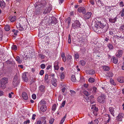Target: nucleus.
<instances>
[{"label":"nucleus","mask_w":124,"mask_h":124,"mask_svg":"<svg viewBox=\"0 0 124 124\" xmlns=\"http://www.w3.org/2000/svg\"><path fill=\"white\" fill-rule=\"evenodd\" d=\"M88 73L90 74H94L95 73V71L93 69L89 71Z\"/></svg>","instance_id":"obj_38"},{"label":"nucleus","mask_w":124,"mask_h":124,"mask_svg":"<svg viewBox=\"0 0 124 124\" xmlns=\"http://www.w3.org/2000/svg\"><path fill=\"white\" fill-rule=\"evenodd\" d=\"M119 5L120 7H123L124 6V3L122 1H121L120 2Z\"/></svg>","instance_id":"obj_58"},{"label":"nucleus","mask_w":124,"mask_h":124,"mask_svg":"<svg viewBox=\"0 0 124 124\" xmlns=\"http://www.w3.org/2000/svg\"><path fill=\"white\" fill-rule=\"evenodd\" d=\"M120 29L122 31L124 30V25L121 26L120 28Z\"/></svg>","instance_id":"obj_52"},{"label":"nucleus","mask_w":124,"mask_h":124,"mask_svg":"<svg viewBox=\"0 0 124 124\" xmlns=\"http://www.w3.org/2000/svg\"><path fill=\"white\" fill-rule=\"evenodd\" d=\"M42 10L40 9H37L34 12V14L37 16L41 15L42 13Z\"/></svg>","instance_id":"obj_10"},{"label":"nucleus","mask_w":124,"mask_h":124,"mask_svg":"<svg viewBox=\"0 0 124 124\" xmlns=\"http://www.w3.org/2000/svg\"><path fill=\"white\" fill-rule=\"evenodd\" d=\"M108 117V118L107 121V122L108 123L109 122L110 120V119H111V118L110 116L108 114L107 115Z\"/></svg>","instance_id":"obj_49"},{"label":"nucleus","mask_w":124,"mask_h":124,"mask_svg":"<svg viewBox=\"0 0 124 124\" xmlns=\"http://www.w3.org/2000/svg\"><path fill=\"white\" fill-rule=\"evenodd\" d=\"M11 48L12 50L14 51H16L17 49V48L16 45H13L11 46Z\"/></svg>","instance_id":"obj_28"},{"label":"nucleus","mask_w":124,"mask_h":124,"mask_svg":"<svg viewBox=\"0 0 124 124\" xmlns=\"http://www.w3.org/2000/svg\"><path fill=\"white\" fill-rule=\"evenodd\" d=\"M68 42L69 43H70L71 42V36L69 34L68 36Z\"/></svg>","instance_id":"obj_46"},{"label":"nucleus","mask_w":124,"mask_h":124,"mask_svg":"<svg viewBox=\"0 0 124 124\" xmlns=\"http://www.w3.org/2000/svg\"><path fill=\"white\" fill-rule=\"evenodd\" d=\"M95 79L94 78H89V82L93 83L95 81Z\"/></svg>","instance_id":"obj_40"},{"label":"nucleus","mask_w":124,"mask_h":124,"mask_svg":"<svg viewBox=\"0 0 124 124\" xmlns=\"http://www.w3.org/2000/svg\"><path fill=\"white\" fill-rule=\"evenodd\" d=\"M92 15V13L91 12H87L84 15V17L85 19H89L91 17Z\"/></svg>","instance_id":"obj_7"},{"label":"nucleus","mask_w":124,"mask_h":124,"mask_svg":"<svg viewBox=\"0 0 124 124\" xmlns=\"http://www.w3.org/2000/svg\"><path fill=\"white\" fill-rule=\"evenodd\" d=\"M45 65L44 64H42L41 65L40 67L42 69H44L45 68Z\"/></svg>","instance_id":"obj_54"},{"label":"nucleus","mask_w":124,"mask_h":124,"mask_svg":"<svg viewBox=\"0 0 124 124\" xmlns=\"http://www.w3.org/2000/svg\"><path fill=\"white\" fill-rule=\"evenodd\" d=\"M110 83L113 85H115V83L114 82V81L112 79H110Z\"/></svg>","instance_id":"obj_47"},{"label":"nucleus","mask_w":124,"mask_h":124,"mask_svg":"<svg viewBox=\"0 0 124 124\" xmlns=\"http://www.w3.org/2000/svg\"><path fill=\"white\" fill-rule=\"evenodd\" d=\"M124 114L123 113H119L116 117V120L118 121H121L123 118Z\"/></svg>","instance_id":"obj_6"},{"label":"nucleus","mask_w":124,"mask_h":124,"mask_svg":"<svg viewBox=\"0 0 124 124\" xmlns=\"http://www.w3.org/2000/svg\"><path fill=\"white\" fill-rule=\"evenodd\" d=\"M113 74L112 72H109L106 74V76L108 77H111L113 76Z\"/></svg>","instance_id":"obj_35"},{"label":"nucleus","mask_w":124,"mask_h":124,"mask_svg":"<svg viewBox=\"0 0 124 124\" xmlns=\"http://www.w3.org/2000/svg\"><path fill=\"white\" fill-rule=\"evenodd\" d=\"M109 111L111 114L114 116L115 112V110H114V108L112 107H110L109 108Z\"/></svg>","instance_id":"obj_12"},{"label":"nucleus","mask_w":124,"mask_h":124,"mask_svg":"<svg viewBox=\"0 0 124 124\" xmlns=\"http://www.w3.org/2000/svg\"><path fill=\"white\" fill-rule=\"evenodd\" d=\"M42 123L41 121L38 120L35 123V124H42Z\"/></svg>","instance_id":"obj_55"},{"label":"nucleus","mask_w":124,"mask_h":124,"mask_svg":"<svg viewBox=\"0 0 124 124\" xmlns=\"http://www.w3.org/2000/svg\"><path fill=\"white\" fill-rule=\"evenodd\" d=\"M44 73V71L43 70H41L40 71L39 74L41 76Z\"/></svg>","instance_id":"obj_48"},{"label":"nucleus","mask_w":124,"mask_h":124,"mask_svg":"<svg viewBox=\"0 0 124 124\" xmlns=\"http://www.w3.org/2000/svg\"><path fill=\"white\" fill-rule=\"evenodd\" d=\"M36 116V115L35 114H33L32 117V120H34L35 119V117Z\"/></svg>","instance_id":"obj_63"},{"label":"nucleus","mask_w":124,"mask_h":124,"mask_svg":"<svg viewBox=\"0 0 124 124\" xmlns=\"http://www.w3.org/2000/svg\"><path fill=\"white\" fill-rule=\"evenodd\" d=\"M18 29L20 31H23L24 30V29L21 26H19V27H18Z\"/></svg>","instance_id":"obj_51"},{"label":"nucleus","mask_w":124,"mask_h":124,"mask_svg":"<svg viewBox=\"0 0 124 124\" xmlns=\"http://www.w3.org/2000/svg\"><path fill=\"white\" fill-rule=\"evenodd\" d=\"M30 123V121L29 120H27L24 121L23 123L24 124H29Z\"/></svg>","instance_id":"obj_56"},{"label":"nucleus","mask_w":124,"mask_h":124,"mask_svg":"<svg viewBox=\"0 0 124 124\" xmlns=\"http://www.w3.org/2000/svg\"><path fill=\"white\" fill-rule=\"evenodd\" d=\"M90 106H91V109L93 111V113L95 116H96L97 115V112L98 111V108L95 105H90Z\"/></svg>","instance_id":"obj_4"},{"label":"nucleus","mask_w":124,"mask_h":124,"mask_svg":"<svg viewBox=\"0 0 124 124\" xmlns=\"http://www.w3.org/2000/svg\"><path fill=\"white\" fill-rule=\"evenodd\" d=\"M97 101L100 103L102 104L104 103L105 101V96L101 94L98 97Z\"/></svg>","instance_id":"obj_3"},{"label":"nucleus","mask_w":124,"mask_h":124,"mask_svg":"<svg viewBox=\"0 0 124 124\" xmlns=\"http://www.w3.org/2000/svg\"><path fill=\"white\" fill-rule=\"evenodd\" d=\"M105 8L106 10L108 9H109V10H110V7L109 6H105Z\"/></svg>","instance_id":"obj_64"},{"label":"nucleus","mask_w":124,"mask_h":124,"mask_svg":"<svg viewBox=\"0 0 124 124\" xmlns=\"http://www.w3.org/2000/svg\"><path fill=\"white\" fill-rule=\"evenodd\" d=\"M10 29V27L8 25H6L5 27V29L6 31H8Z\"/></svg>","instance_id":"obj_39"},{"label":"nucleus","mask_w":124,"mask_h":124,"mask_svg":"<svg viewBox=\"0 0 124 124\" xmlns=\"http://www.w3.org/2000/svg\"><path fill=\"white\" fill-rule=\"evenodd\" d=\"M121 16L122 17L124 16V8L123 9L122 11V12L121 15Z\"/></svg>","instance_id":"obj_60"},{"label":"nucleus","mask_w":124,"mask_h":124,"mask_svg":"<svg viewBox=\"0 0 124 124\" xmlns=\"http://www.w3.org/2000/svg\"><path fill=\"white\" fill-rule=\"evenodd\" d=\"M98 24L99 25L101 28H103L105 26V25L101 23V22H98Z\"/></svg>","instance_id":"obj_24"},{"label":"nucleus","mask_w":124,"mask_h":124,"mask_svg":"<svg viewBox=\"0 0 124 124\" xmlns=\"http://www.w3.org/2000/svg\"><path fill=\"white\" fill-rule=\"evenodd\" d=\"M103 70L105 71H108L109 70V68L108 66H103Z\"/></svg>","instance_id":"obj_29"},{"label":"nucleus","mask_w":124,"mask_h":124,"mask_svg":"<svg viewBox=\"0 0 124 124\" xmlns=\"http://www.w3.org/2000/svg\"><path fill=\"white\" fill-rule=\"evenodd\" d=\"M79 63L82 66H84L86 64V62L85 61L82 60L80 61Z\"/></svg>","instance_id":"obj_33"},{"label":"nucleus","mask_w":124,"mask_h":124,"mask_svg":"<svg viewBox=\"0 0 124 124\" xmlns=\"http://www.w3.org/2000/svg\"><path fill=\"white\" fill-rule=\"evenodd\" d=\"M22 96L23 98L25 100H27L28 99V97L27 94L24 92H23Z\"/></svg>","instance_id":"obj_14"},{"label":"nucleus","mask_w":124,"mask_h":124,"mask_svg":"<svg viewBox=\"0 0 124 124\" xmlns=\"http://www.w3.org/2000/svg\"><path fill=\"white\" fill-rule=\"evenodd\" d=\"M48 75L47 74H46L45 75V77H44V79L45 80H47L48 78Z\"/></svg>","instance_id":"obj_57"},{"label":"nucleus","mask_w":124,"mask_h":124,"mask_svg":"<svg viewBox=\"0 0 124 124\" xmlns=\"http://www.w3.org/2000/svg\"><path fill=\"white\" fill-rule=\"evenodd\" d=\"M32 97L33 99L35 100L36 98V96L35 94H33L32 95Z\"/></svg>","instance_id":"obj_53"},{"label":"nucleus","mask_w":124,"mask_h":124,"mask_svg":"<svg viewBox=\"0 0 124 124\" xmlns=\"http://www.w3.org/2000/svg\"><path fill=\"white\" fill-rule=\"evenodd\" d=\"M5 3L3 1H0V6L2 8H3L5 6Z\"/></svg>","instance_id":"obj_21"},{"label":"nucleus","mask_w":124,"mask_h":124,"mask_svg":"<svg viewBox=\"0 0 124 124\" xmlns=\"http://www.w3.org/2000/svg\"><path fill=\"white\" fill-rule=\"evenodd\" d=\"M16 61L18 62L19 63L21 64L22 62V61L20 59L19 56H17L16 58Z\"/></svg>","instance_id":"obj_27"},{"label":"nucleus","mask_w":124,"mask_h":124,"mask_svg":"<svg viewBox=\"0 0 124 124\" xmlns=\"http://www.w3.org/2000/svg\"><path fill=\"white\" fill-rule=\"evenodd\" d=\"M9 19L11 22H14L16 20V16H10L9 17Z\"/></svg>","instance_id":"obj_16"},{"label":"nucleus","mask_w":124,"mask_h":124,"mask_svg":"<svg viewBox=\"0 0 124 124\" xmlns=\"http://www.w3.org/2000/svg\"><path fill=\"white\" fill-rule=\"evenodd\" d=\"M80 25V24L78 21H76L72 25V28L74 29H77L79 27Z\"/></svg>","instance_id":"obj_5"},{"label":"nucleus","mask_w":124,"mask_h":124,"mask_svg":"<svg viewBox=\"0 0 124 124\" xmlns=\"http://www.w3.org/2000/svg\"><path fill=\"white\" fill-rule=\"evenodd\" d=\"M51 23H52L56 24L57 23V20L55 18H53L52 19Z\"/></svg>","instance_id":"obj_34"},{"label":"nucleus","mask_w":124,"mask_h":124,"mask_svg":"<svg viewBox=\"0 0 124 124\" xmlns=\"http://www.w3.org/2000/svg\"><path fill=\"white\" fill-rule=\"evenodd\" d=\"M39 106L40 107V110L42 112H44L46 110V108L45 105H43Z\"/></svg>","instance_id":"obj_15"},{"label":"nucleus","mask_w":124,"mask_h":124,"mask_svg":"<svg viewBox=\"0 0 124 124\" xmlns=\"http://www.w3.org/2000/svg\"><path fill=\"white\" fill-rule=\"evenodd\" d=\"M56 109V105L55 104H54L53 105V106H52V110L53 111H54Z\"/></svg>","instance_id":"obj_43"},{"label":"nucleus","mask_w":124,"mask_h":124,"mask_svg":"<svg viewBox=\"0 0 124 124\" xmlns=\"http://www.w3.org/2000/svg\"><path fill=\"white\" fill-rule=\"evenodd\" d=\"M20 82V80L19 78L18 77L15 75L13 79V85L15 86H16Z\"/></svg>","instance_id":"obj_2"},{"label":"nucleus","mask_w":124,"mask_h":124,"mask_svg":"<svg viewBox=\"0 0 124 124\" xmlns=\"http://www.w3.org/2000/svg\"><path fill=\"white\" fill-rule=\"evenodd\" d=\"M22 78L24 81L26 82L28 81V78L26 77V73L24 72L23 73L22 75Z\"/></svg>","instance_id":"obj_13"},{"label":"nucleus","mask_w":124,"mask_h":124,"mask_svg":"<svg viewBox=\"0 0 124 124\" xmlns=\"http://www.w3.org/2000/svg\"><path fill=\"white\" fill-rule=\"evenodd\" d=\"M65 22L66 23H67L68 25H69L71 22V19L69 17L67 19H66L65 20Z\"/></svg>","instance_id":"obj_23"},{"label":"nucleus","mask_w":124,"mask_h":124,"mask_svg":"<svg viewBox=\"0 0 124 124\" xmlns=\"http://www.w3.org/2000/svg\"><path fill=\"white\" fill-rule=\"evenodd\" d=\"M45 33L44 31H39V33L38 36L40 38L45 35Z\"/></svg>","instance_id":"obj_20"},{"label":"nucleus","mask_w":124,"mask_h":124,"mask_svg":"<svg viewBox=\"0 0 124 124\" xmlns=\"http://www.w3.org/2000/svg\"><path fill=\"white\" fill-rule=\"evenodd\" d=\"M67 115L66 114L65 116L63 117L62 119V120L61 121L60 124H62L63 122L65 120L66 118V117Z\"/></svg>","instance_id":"obj_26"},{"label":"nucleus","mask_w":124,"mask_h":124,"mask_svg":"<svg viewBox=\"0 0 124 124\" xmlns=\"http://www.w3.org/2000/svg\"><path fill=\"white\" fill-rule=\"evenodd\" d=\"M52 85L54 86H56L57 85L56 79L55 78H53L52 81Z\"/></svg>","instance_id":"obj_19"},{"label":"nucleus","mask_w":124,"mask_h":124,"mask_svg":"<svg viewBox=\"0 0 124 124\" xmlns=\"http://www.w3.org/2000/svg\"><path fill=\"white\" fill-rule=\"evenodd\" d=\"M51 9V8L50 7H48L46 8L43 12V14H45L50 13Z\"/></svg>","instance_id":"obj_9"},{"label":"nucleus","mask_w":124,"mask_h":124,"mask_svg":"<svg viewBox=\"0 0 124 124\" xmlns=\"http://www.w3.org/2000/svg\"><path fill=\"white\" fill-rule=\"evenodd\" d=\"M75 57L76 59H78L79 58V55L78 54H75Z\"/></svg>","instance_id":"obj_59"},{"label":"nucleus","mask_w":124,"mask_h":124,"mask_svg":"<svg viewBox=\"0 0 124 124\" xmlns=\"http://www.w3.org/2000/svg\"><path fill=\"white\" fill-rule=\"evenodd\" d=\"M112 60L113 62L115 64L117 63L118 60L117 58L113 56L112 58Z\"/></svg>","instance_id":"obj_18"},{"label":"nucleus","mask_w":124,"mask_h":124,"mask_svg":"<svg viewBox=\"0 0 124 124\" xmlns=\"http://www.w3.org/2000/svg\"><path fill=\"white\" fill-rule=\"evenodd\" d=\"M107 46L110 50L113 49V46L111 44H107Z\"/></svg>","instance_id":"obj_30"},{"label":"nucleus","mask_w":124,"mask_h":124,"mask_svg":"<svg viewBox=\"0 0 124 124\" xmlns=\"http://www.w3.org/2000/svg\"><path fill=\"white\" fill-rule=\"evenodd\" d=\"M45 87V86L44 85H41L39 88V90L41 92L44 91Z\"/></svg>","instance_id":"obj_36"},{"label":"nucleus","mask_w":124,"mask_h":124,"mask_svg":"<svg viewBox=\"0 0 124 124\" xmlns=\"http://www.w3.org/2000/svg\"><path fill=\"white\" fill-rule=\"evenodd\" d=\"M70 92L71 93V95L72 96H74L76 93L74 91L70 90Z\"/></svg>","instance_id":"obj_44"},{"label":"nucleus","mask_w":124,"mask_h":124,"mask_svg":"<svg viewBox=\"0 0 124 124\" xmlns=\"http://www.w3.org/2000/svg\"><path fill=\"white\" fill-rule=\"evenodd\" d=\"M6 62L7 64H9L12 63L11 61L9 60H8L6 61Z\"/></svg>","instance_id":"obj_61"},{"label":"nucleus","mask_w":124,"mask_h":124,"mask_svg":"<svg viewBox=\"0 0 124 124\" xmlns=\"http://www.w3.org/2000/svg\"><path fill=\"white\" fill-rule=\"evenodd\" d=\"M64 78V75L63 73L61 74V78L62 79H63Z\"/></svg>","instance_id":"obj_50"},{"label":"nucleus","mask_w":124,"mask_h":124,"mask_svg":"<svg viewBox=\"0 0 124 124\" xmlns=\"http://www.w3.org/2000/svg\"><path fill=\"white\" fill-rule=\"evenodd\" d=\"M8 82V79L4 77L0 80V88H4L5 87V84Z\"/></svg>","instance_id":"obj_1"},{"label":"nucleus","mask_w":124,"mask_h":124,"mask_svg":"<svg viewBox=\"0 0 124 124\" xmlns=\"http://www.w3.org/2000/svg\"><path fill=\"white\" fill-rule=\"evenodd\" d=\"M61 56L62 57V59L63 61L64 62H65L66 61V59L65 54L63 53H62L61 54Z\"/></svg>","instance_id":"obj_32"},{"label":"nucleus","mask_w":124,"mask_h":124,"mask_svg":"<svg viewBox=\"0 0 124 124\" xmlns=\"http://www.w3.org/2000/svg\"><path fill=\"white\" fill-rule=\"evenodd\" d=\"M39 56L42 59H44L45 58V56L41 54H39Z\"/></svg>","instance_id":"obj_45"},{"label":"nucleus","mask_w":124,"mask_h":124,"mask_svg":"<svg viewBox=\"0 0 124 124\" xmlns=\"http://www.w3.org/2000/svg\"><path fill=\"white\" fill-rule=\"evenodd\" d=\"M97 4L99 5V4L101 2V0H95Z\"/></svg>","instance_id":"obj_62"},{"label":"nucleus","mask_w":124,"mask_h":124,"mask_svg":"<svg viewBox=\"0 0 124 124\" xmlns=\"http://www.w3.org/2000/svg\"><path fill=\"white\" fill-rule=\"evenodd\" d=\"M116 18H115L113 19L111 18H110L109 19V21L111 23H115L116 22Z\"/></svg>","instance_id":"obj_37"},{"label":"nucleus","mask_w":124,"mask_h":124,"mask_svg":"<svg viewBox=\"0 0 124 124\" xmlns=\"http://www.w3.org/2000/svg\"><path fill=\"white\" fill-rule=\"evenodd\" d=\"M54 67L55 70H58L59 69V67L58 65V64L57 63H54Z\"/></svg>","instance_id":"obj_25"},{"label":"nucleus","mask_w":124,"mask_h":124,"mask_svg":"<svg viewBox=\"0 0 124 124\" xmlns=\"http://www.w3.org/2000/svg\"><path fill=\"white\" fill-rule=\"evenodd\" d=\"M71 79L72 81L73 82H75L76 81V79L75 76L73 75L71 76Z\"/></svg>","instance_id":"obj_31"},{"label":"nucleus","mask_w":124,"mask_h":124,"mask_svg":"<svg viewBox=\"0 0 124 124\" xmlns=\"http://www.w3.org/2000/svg\"><path fill=\"white\" fill-rule=\"evenodd\" d=\"M122 53L123 52L122 50H119L116 54V56L117 57L120 58L121 56Z\"/></svg>","instance_id":"obj_8"},{"label":"nucleus","mask_w":124,"mask_h":124,"mask_svg":"<svg viewBox=\"0 0 124 124\" xmlns=\"http://www.w3.org/2000/svg\"><path fill=\"white\" fill-rule=\"evenodd\" d=\"M83 93L86 96H88L89 95V93L87 91H84L83 92Z\"/></svg>","instance_id":"obj_42"},{"label":"nucleus","mask_w":124,"mask_h":124,"mask_svg":"<svg viewBox=\"0 0 124 124\" xmlns=\"http://www.w3.org/2000/svg\"><path fill=\"white\" fill-rule=\"evenodd\" d=\"M78 11L80 13H82L84 14L85 12V8L83 7H81L78 8Z\"/></svg>","instance_id":"obj_11"},{"label":"nucleus","mask_w":124,"mask_h":124,"mask_svg":"<svg viewBox=\"0 0 124 124\" xmlns=\"http://www.w3.org/2000/svg\"><path fill=\"white\" fill-rule=\"evenodd\" d=\"M54 119L53 118H51L49 122V123L50 124H52L54 121Z\"/></svg>","instance_id":"obj_41"},{"label":"nucleus","mask_w":124,"mask_h":124,"mask_svg":"<svg viewBox=\"0 0 124 124\" xmlns=\"http://www.w3.org/2000/svg\"><path fill=\"white\" fill-rule=\"evenodd\" d=\"M46 103L45 101L43 100H42L40 101L39 104V106H41L43 105H45V104Z\"/></svg>","instance_id":"obj_22"},{"label":"nucleus","mask_w":124,"mask_h":124,"mask_svg":"<svg viewBox=\"0 0 124 124\" xmlns=\"http://www.w3.org/2000/svg\"><path fill=\"white\" fill-rule=\"evenodd\" d=\"M118 81L121 83L124 82V77H119L117 79Z\"/></svg>","instance_id":"obj_17"}]
</instances>
